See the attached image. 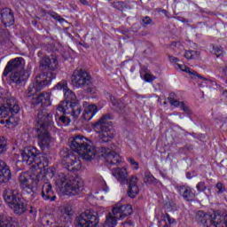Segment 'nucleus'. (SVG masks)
Returning a JSON list of instances; mask_svg holds the SVG:
<instances>
[{"label":"nucleus","instance_id":"1","mask_svg":"<svg viewBox=\"0 0 227 227\" xmlns=\"http://www.w3.org/2000/svg\"><path fill=\"white\" fill-rule=\"evenodd\" d=\"M71 150L82 155L85 160H93L95 157H104L110 166H118L121 162V156L106 147L91 145V141L82 135H77L71 141Z\"/></svg>","mask_w":227,"mask_h":227},{"label":"nucleus","instance_id":"2","mask_svg":"<svg viewBox=\"0 0 227 227\" xmlns=\"http://www.w3.org/2000/svg\"><path fill=\"white\" fill-rule=\"evenodd\" d=\"M49 130H54V121H52V114L43 109L38 112L35 120V132L38 137V145L43 152L49 150L54 143V138L49 134Z\"/></svg>","mask_w":227,"mask_h":227},{"label":"nucleus","instance_id":"3","mask_svg":"<svg viewBox=\"0 0 227 227\" xmlns=\"http://www.w3.org/2000/svg\"><path fill=\"white\" fill-rule=\"evenodd\" d=\"M47 175L53 178L57 190L62 196H77L81 194L84 182L78 176H67L63 172L55 173L54 169L51 168Z\"/></svg>","mask_w":227,"mask_h":227},{"label":"nucleus","instance_id":"4","mask_svg":"<svg viewBox=\"0 0 227 227\" xmlns=\"http://www.w3.org/2000/svg\"><path fill=\"white\" fill-rule=\"evenodd\" d=\"M55 89L62 90L65 97V101L59 104L58 111L63 114H71L73 120H77L82 110L79 103L74 102L77 98L75 93L68 89V83L65 81L59 82Z\"/></svg>","mask_w":227,"mask_h":227},{"label":"nucleus","instance_id":"5","mask_svg":"<svg viewBox=\"0 0 227 227\" xmlns=\"http://www.w3.org/2000/svg\"><path fill=\"white\" fill-rule=\"evenodd\" d=\"M47 166V161L37 160L36 165L32 166V175L29 172H22L19 176V183L24 191L33 192L38 187V182L43 178V169Z\"/></svg>","mask_w":227,"mask_h":227},{"label":"nucleus","instance_id":"6","mask_svg":"<svg viewBox=\"0 0 227 227\" xmlns=\"http://www.w3.org/2000/svg\"><path fill=\"white\" fill-rule=\"evenodd\" d=\"M4 200L17 215H22L27 210V202L22 199L19 190L5 189L4 191Z\"/></svg>","mask_w":227,"mask_h":227},{"label":"nucleus","instance_id":"7","mask_svg":"<svg viewBox=\"0 0 227 227\" xmlns=\"http://www.w3.org/2000/svg\"><path fill=\"white\" fill-rule=\"evenodd\" d=\"M111 114L103 115L98 122L94 124V130L98 132L101 143H109L114 137L113 122H111Z\"/></svg>","mask_w":227,"mask_h":227},{"label":"nucleus","instance_id":"8","mask_svg":"<svg viewBox=\"0 0 227 227\" xmlns=\"http://www.w3.org/2000/svg\"><path fill=\"white\" fill-rule=\"evenodd\" d=\"M52 79H56V74L48 72L46 74L43 73L37 77L36 81L31 83L26 91L27 97L31 98L34 95H37L39 91H42L43 86H47Z\"/></svg>","mask_w":227,"mask_h":227},{"label":"nucleus","instance_id":"9","mask_svg":"<svg viewBox=\"0 0 227 227\" xmlns=\"http://www.w3.org/2000/svg\"><path fill=\"white\" fill-rule=\"evenodd\" d=\"M100 218L97 211L88 210L75 218V227H98Z\"/></svg>","mask_w":227,"mask_h":227},{"label":"nucleus","instance_id":"10","mask_svg":"<svg viewBox=\"0 0 227 227\" xmlns=\"http://www.w3.org/2000/svg\"><path fill=\"white\" fill-rule=\"evenodd\" d=\"M71 82L74 88L91 86V75L83 69H75L71 76Z\"/></svg>","mask_w":227,"mask_h":227},{"label":"nucleus","instance_id":"11","mask_svg":"<svg viewBox=\"0 0 227 227\" xmlns=\"http://www.w3.org/2000/svg\"><path fill=\"white\" fill-rule=\"evenodd\" d=\"M37 155H38V153L36 151V148L27 147L23 151H21L22 162H24V164H27V166H31V164H33V162H35V164H34V166H36V163L38 162V160L40 162L47 163V160L45 159L44 156H40L39 160H38V159H36Z\"/></svg>","mask_w":227,"mask_h":227},{"label":"nucleus","instance_id":"12","mask_svg":"<svg viewBox=\"0 0 227 227\" xmlns=\"http://www.w3.org/2000/svg\"><path fill=\"white\" fill-rule=\"evenodd\" d=\"M63 163L68 171H79L82 168L81 160L72 152L63 155Z\"/></svg>","mask_w":227,"mask_h":227},{"label":"nucleus","instance_id":"13","mask_svg":"<svg viewBox=\"0 0 227 227\" xmlns=\"http://www.w3.org/2000/svg\"><path fill=\"white\" fill-rule=\"evenodd\" d=\"M26 67V61L22 58H16L11 59L3 73L4 77H8L9 74H15V72H21Z\"/></svg>","mask_w":227,"mask_h":227},{"label":"nucleus","instance_id":"14","mask_svg":"<svg viewBox=\"0 0 227 227\" xmlns=\"http://www.w3.org/2000/svg\"><path fill=\"white\" fill-rule=\"evenodd\" d=\"M176 189L186 201H193L196 198V194L192 192V188L188 185H177Z\"/></svg>","mask_w":227,"mask_h":227},{"label":"nucleus","instance_id":"15","mask_svg":"<svg viewBox=\"0 0 227 227\" xmlns=\"http://www.w3.org/2000/svg\"><path fill=\"white\" fill-rule=\"evenodd\" d=\"M41 196L45 201H56V195L54 194V190H52V184L46 182L43 184Z\"/></svg>","mask_w":227,"mask_h":227},{"label":"nucleus","instance_id":"16","mask_svg":"<svg viewBox=\"0 0 227 227\" xmlns=\"http://www.w3.org/2000/svg\"><path fill=\"white\" fill-rule=\"evenodd\" d=\"M1 20L4 26H13L15 19L13 17V12L10 8H5L1 11Z\"/></svg>","mask_w":227,"mask_h":227},{"label":"nucleus","instance_id":"17","mask_svg":"<svg viewBox=\"0 0 227 227\" xmlns=\"http://www.w3.org/2000/svg\"><path fill=\"white\" fill-rule=\"evenodd\" d=\"M40 66L45 70H56L58 68V58L51 56V58L44 57L41 59Z\"/></svg>","mask_w":227,"mask_h":227},{"label":"nucleus","instance_id":"18","mask_svg":"<svg viewBox=\"0 0 227 227\" xmlns=\"http://www.w3.org/2000/svg\"><path fill=\"white\" fill-rule=\"evenodd\" d=\"M83 107L85 108L82 114V118L86 121H90L94 114H97L98 108L96 105H88V102H83Z\"/></svg>","mask_w":227,"mask_h":227},{"label":"nucleus","instance_id":"19","mask_svg":"<svg viewBox=\"0 0 227 227\" xmlns=\"http://www.w3.org/2000/svg\"><path fill=\"white\" fill-rule=\"evenodd\" d=\"M137 182H139V179L136 176H133L129 178V184L128 187V196L129 198H136V196L139 194V187L137 186Z\"/></svg>","mask_w":227,"mask_h":227},{"label":"nucleus","instance_id":"20","mask_svg":"<svg viewBox=\"0 0 227 227\" xmlns=\"http://www.w3.org/2000/svg\"><path fill=\"white\" fill-rule=\"evenodd\" d=\"M12 178V172L6 163L0 160V184H6Z\"/></svg>","mask_w":227,"mask_h":227},{"label":"nucleus","instance_id":"21","mask_svg":"<svg viewBox=\"0 0 227 227\" xmlns=\"http://www.w3.org/2000/svg\"><path fill=\"white\" fill-rule=\"evenodd\" d=\"M112 175L120 182L121 184H125L129 178V172L125 168H117L112 170Z\"/></svg>","mask_w":227,"mask_h":227},{"label":"nucleus","instance_id":"22","mask_svg":"<svg viewBox=\"0 0 227 227\" xmlns=\"http://www.w3.org/2000/svg\"><path fill=\"white\" fill-rule=\"evenodd\" d=\"M29 79V72L26 70L18 71L15 73H12L11 81L15 82L16 84H20V82H24V81H27Z\"/></svg>","mask_w":227,"mask_h":227},{"label":"nucleus","instance_id":"23","mask_svg":"<svg viewBox=\"0 0 227 227\" xmlns=\"http://www.w3.org/2000/svg\"><path fill=\"white\" fill-rule=\"evenodd\" d=\"M30 99L34 106L43 102V100L47 102V104H51V94L49 92L35 94L34 96H31Z\"/></svg>","mask_w":227,"mask_h":227},{"label":"nucleus","instance_id":"24","mask_svg":"<svg viewBox=\"0 0 227 227\" xmlns=\"http://www.w3.org/2000/svg\"><path fill=\"white\" fill-rule=\"evenodd\" d=\"M0 227H19V222L12 216L3 215L0 217Z\"/></svg>","mask_w":227,"mask_h":227},{"label":"nucleus","instance_id":"25","mask_svg":"<svg viewBox=\"0 0 227 227\" xmlns=\"http://www.w3.org/2000/svg\"><path fill=\"white\" fill-rule=\"evenodd\" d=\"M4 105L9 108V111L12 114H17V113L20 111L19 103L17 102V99H15L14 98H8Z\"/></svg>","mask_w":227,"mask_h":227},{"label":"nucleus","instance_id":"26","mask_svg":"<svg viewBox=\"0 0 227 227\" xmlns=\"http://www.w3.org/2000/svg\"><path fill=\"white\" fill-rule=\"evenodd\" d=\"M110 102H112L113 109L115 111L120 112L125 107V104H123V102L114 98V96H110Z\"/></svg>","mask_w":227,"mask_h":227},{"label":"nucleus","instance_id":"27","mask_svg":"<svg viewBox=\"0 0 227 227\" xmlns=\"http://www.w3.org/2000/svg\"><path fill=\"white\" fill-rule=\"evenodd\" d=\"M168 100H169V104L174 106V107H180V109L182 111H184L185 113H187L189 111V106L187 105H185V103L180 102V101L173 99L171 98Z\"/></svg>","mask_w":227,"mask_h":227},{"label":"nucleus","instance_id":"28","mask_svg":"<svg viewBox=\"0 0 227 227\" xmlns=\"http://www.w3.org/2000/svg\"><path fill=\"white\" fill-rule=\"evenodd\" d=\"M176 65L179 68V70H181V72H185L186 74H189L191 77H195V75H198V73L196 71L191 69V67L184 64H176Z\"/></svg>","mask_w":227,"mask_h":227},{"label":"nucleus","instance_id":"29","mask_svg":"<svg viewBox=\"0 0 227 227\" xmlns=\"http://www.w3.org/2000/svg\"><path fill=\"white\" fill-rule=\"evenodd\" d=\"M61 215L63 219H65L66 221H69L70 217L74 215V210H72V207H65L64 209L61 211Z\"/></svg>","mask_w":227,"mask_h":227},{"label":"nucleus","instance_id":"30","mask_svg":"<svg viewBox=\"0 0 227 227\" xmlns=\"http://www.w3.org/2000/svg\"><path fill=\"white\" fill-rule=\"evenodd\" d=\"M6 127H16L19 125V118L15 117V114L9 115V118L5 120Z\"/></svg>","mask_w":227,"mask_h":227},{"label":"nucleus","instance_id":"31","mask_svg":"<svg viewBox=\"0 0 227 227\" xmlns=\"http://www.w3.org/2000/svg\"><path fill=\"white\" fill-rule=\"evenodd\" d=\"M184 58L186 59H197V58H200V52L196 51H185Z\"/></svg>","mask_w":227,"mask_h":227},{"label":"nucleus","instance_id":"32","mask_svg":"<svg viewBox=\"0 0 227 227\" xmlns=\"http://www.w3.org/2000/svg\"><path fill=\"white\" fill-rule=\"evenodd\" d=\"M12 114L10 108L6 105L0 106V116L2 118H8Z\"/></svg>","mask_w":227,"mask_h":227},{"label":"nucleus","instance_id":"33","mask_svg":"<svg viewBox=\"0 0 227 227\" xmlns=\"http://www.w3.org/2000/svg\"><path fill=\"white\" fill-rule=\"evenodd\" d=\"M171 48H172L177 54H181V51H184V45H182V43H180V42L172 43Z\"/></svg>","mask_w":227,"mask_h":227},{"label":"nucleus","instance_id":"34","mask_svg":"<svg viewBox=\"0 0 227 227\" xmlns=\"http://www.w3.org/2000/svg\"><path fill=\"white\" fill-rule=\"evenodd\" d=\"M212 53L216 56V58H219L220 56H223V48L219 46H213Z\"/></svg>","mask_w":227,"mask_h":227},{"label":"nucleus","instance_id":"35","mask_svg":"<svg viewBox=\"0 0 227 227\" xmlns=\"http://www.w3.org/2000/svg\"><path fill=\"white\" fill-rule=\"evenodd\" d=\"M143 79L145 81V82H152L153 81H155L156 77L152 74L145 73Z\"/></svg>","mask_w":227,"mask_h":227},{"label":"nucleus","instance_id":"36","mask_svg":"<svg viewBox=\"0 0 227 227\" xmlns=\"http://www.w3.org/2000/svg\"><path fill=\"white\" fill-rule=\"evenodd\" d=\"M155 180V177L150 173H145V177H144V182L145 184H152Z\"/></svg>","mask_w":227,"mask_h":227},{"label":"nucleus","instance_id":"37","mask_svg":"<svg viewBox=\"0 0 227 227\" xmlns=\"http://www.w3.org/2000/svg\"><path fill=\"white\" fill-rule=\"evenodd\" d=\"M6 150V139L4 137H0V153H4Z\"/></svg>","mask_w":227,"mask_h":227},{"label":"nucleus","instance_id":"38","mask_svg":"<svg viewBox=\"0 0 227 227\" xmlns=\"http://www.w3.org/2000/svg\"><path fill=\"white\" fill-rule=\"evenodd\" d=\"M196 189L199 191V192H205V191H207V185L205 184V182L198 183Z\"/></svg>","mask_w":227,"mask_h":227},{"label":"nucleus","instance_id":"39","mask_svg":"<svg viewBox=\"0 0 227 227\" xmlns=\"http://www.w3.org/2000/svg\"><path fill=\"white\" fill-rule=\"evenodd\" d=\"M128 161L129 162V164H131L133 169H139V163L136 161V160H134L133 158H129Z\"/></svg>","mask_w":227,"mask_h":227},{"label":"nucleus","instance_id":"40","mask_svg":"<svg viewBox=\"0 0 227 227\" xmlns=\"http://www.w3.org/2000/svg\"><path fill=\"white\" fill-rule=\"evenodd\" d=\"M59 121H61L62 125H68L70 123V118L62 115L59 118Z\"/></svg>","mask_w":227,"mask_h":227},{"label":"nucleus","instance_id":"41","mask_svg":"<svg viewBox=\"0 0 227 227\" xmlns=\"http://www.w3.org/2000/svg\"><path fill=\"white\" fill-rule=\"evenodd\" d=\"M216 189H218V194H223L224 191H226V188L222 183H217L215 185Z\"/></svg>","mask_w":227,"mask_h":227},{"label":"nucleus","instance_id":"42","mask_svg":"<svg viewBox=\"0 0 227 227\" xmlns=\"http://www.w3.org/2000/svg\"><path fill=\"white\" fill-rule=\"evenodd\" d=\"M163 219H164V221H167L168 223V224H174L175 223L174 218H171L169 214H166L164 215Z\"/></svg>","mask_w":227,"mask_h":227},{"label":"nucleus","instance_id":"43","mask_svg":"<svg viewBox=\"0 0 227 227\" xmlns=\"http://www.w3.org/2000/svg\"><path fill=\"white\" fill-rule=\"evenodd\" d=\"M142 24L143 26H148V24H152V19H150L148 16L144 17L142 20Z\"/></svg>","mask_w":227,"mask_h":227},{"label":"nucleus","instance_id":"44","mask_svg":"<svg viewBox=\"0 0 227 227\" xmlns=\"http://www.w3.org/2000/svg\"><path fill=\"white\" fill-rule=\"evenodd\" d=\"M207 217V215L203 211H199L197 213V219H200V223H203V218Z\"/></svg>","mask_w":227,"mask_h":227},{"label":"nucleus","instance_id":"45","mask_svg":"<svg viewBox=\"0 0 227 227\" xmlns=\"http://www.w3.org/2000/svg\"><path fill=\"white\" fill-rule=\"evenodd\" d=\"M122 224L124 227H134V222L130 220L124 222Z\"/></svg>","mask_w":227,"mask_h":227},{"label":"nucleus","instance_id":"46","mask_svg":"<svg viewBox=\"0 0 227 227\" xmlns=\"http://www.w3.org/2000/svg\"><path fill=\"white\" fill-rule=\"evenodd\" d=\"M169 61H171V63H176V61H178V58L176 57H173V56H168Z\"/></svg>","mask_w":227,"mask_h":227},{"label":"nucleus","instance_id":"47","mask_svg":"<svg viewBox=\"0 0 227 227\" xmlns=\"http://www.w3.org/2000/svg\"><path fill=\"white\" fill-rule=\"evenodd\" d=\"M80 3H82V4H84L85 6H88L89 4L88 0H80Z\"/></svg>","mask_w":227,"mask_h":227},{"label":"nucleus","instance_id":"48","mask_svg":"<svg viewBox=\"0 0 227 227\" xmlns=\"http://www.w3.org/2000/svg\"><path fill=\"white\" fill-rule=\"evenodd\" d=\"M30 214H34V215H36V209L31 207V209L29 210Z\"/></svg>","mask_w":227,"mask_h":227},{"label":"nucleus","instance_id":"49","mask_svg":"<svg viewBox=\"0 0 227 227\" xmlns=\"http://www.w3.org/2000/svg\"><path fill=\"white\" fill-rule=\"evenodd\" d=\"M223 97H224L225 98H227V90H223Z\"/></svg>","mask_w":227,"mask_h":227},{"label":"nucleus","instance_id":"50","mask_svg":"<svg viewBox=\"0 0 227 227\" xmlns=\"http://www.w3.org/2000/svg\"><path fill=\"white\" fill-rule=\"evenodd\" d=\"M117 4H119V6H121L123 4V2H118Z\"/></svg>","mask_w":227,"mask_h":227},{"label":"nucleus","instance_id":"51","mask_svg":"<svg viewBox=\"0 0 227 227\" xmlns=\"http://www.w3.org/2000/svg\"><path fill=\"white\" fill-rule=\"evenodd\" d=\"M0 123L3 125L4 123V121H0Z\"/></svg>","mask_w":227,"mask_h":227},{"label":"nucleus","instance_id":"52","mask_svg":"<svg viewBox=\"0 0 227 227\" xmlns=\"http://www.w3.org/2000/svg\"><path fill=\"white\" fill-rule=\"evenodd\" d=\"M164 104L166 105L167 103H166V102H164Z\"/></svg>","mask_w":227,"mask_h":227}]
</instances>
